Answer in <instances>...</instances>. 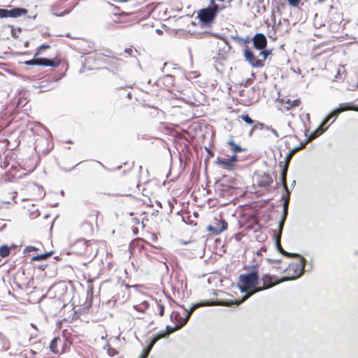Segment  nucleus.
<instances>
[{
	"mask_svg": "<svg viewBox=\"0 0 358 358\" xmlns=\"http://www.w3.org/2000/svg\"><path fill=\"white\" fill-rule=\"evenodd\" d=\"M259 275L257 271H250L247 274H241L239 275L240 284L238 287L242 293L245 294L241 298L240 301H223L224 306H231L233 305L238 306L241 303L246 301L252 294L262 291V288L257 286Z\"/></svg>",
	"mask_w": 358,
	"mask_h": 358,
	"instance_id": "obj_1",
	"label": "nucleus"
},
{
	"mask_svg": "<svg viewBox=\"0 0 358 358\" xmlns=\"http://www.w3.org/2000/svg\"><path fill=\"white\" fill-rule=\"evenodd\" d=\"M288 254L289 255H283L287 257L294 256L298 258V259L296 262L289 264L288 267L285 269V272L287 275L282 278L281 281L296 279L301 277L304 272V267L306 262V259L296 253L291 254L288 252Z\"/></svg>",
	"mask_w": 358,
	"mask_h": 358,
	"instance_id": "obj_2",
	"label": "nucleus"
},
{
	"mask_svg": "<svg viewBox=\"0 0 358 358\" xmlns=\"http://www.w3.org/2000/svg\"><path fill=\"white\" fill-rule=\"evenodd\" d=\"M223 7L213 1H210L209 6L200 10L198 13V17L201 22L204 24H209L213 22L220 10Z\"/></svg>",
	"mask_w": 358,
	"mask_h": 358,
	"instance_id": "obj_3",
	"label": "nucleus"
},
{
	"mask_svg": "<svg viewBox=\"0 0 358 358\" xmlns=\"http://www.w3.org/2000/svg\"><path fill=\"white\" fill-rule=\"evenodd\" d=\"M182 327V324H176L173 327L170 326H166V331H161L157 334L150 341L146 348H145L140 357V358H147L153 348L155 343L160 339L166 338L171 333L175 332L176 331L181 329Z\"/></svg>",
	"mask_w": 358,
	"mask_h": 358,
	"instance_id": "obj_4",
	"label": "nucleus"
},
{
	"mask_svg": "<svg viewBox=\"0 0 358 358\" xmlns=\"http://www.w3.org/2000/svg\"><path fill=\"white\" fill-rule=\"evenodd\" d=\"M353 110L352 107L351 106L350 103H341L338 105L337 108L334 109L322 122L320 124V126H325L327 122L332 120L331 122V124H332L337 118V117L339 115L340 113L347 111Z\"/></svg>",
	"mask_w": 358,
	"mask_h": 358,
	"instance_id": "obj_5",
	"label": "nucleus"
},
{
	"mask_svg": "<svg viewBox=\"0 0 358 358\" xmlns=\"http://www.w3.org/2000/svg\"><path fill=\"white\" fill-rule=\"evenodd\" d=\"M10 9L0 8V18H17L28 13V10L24 8L13 7L8 6Z\"/></svg>",
	"mask_w": 358,
	"mask_h": 358,
	"instance_id": "obj_6",
	"label": "nucleus"
},
{
	"mask_svg": "<svg viewBox=\"0 0 358 358\" xmlns=\"http://www.w3.org/2000/svg\"><path fill=\"white\" fill-rule=\"evenodd\" d=\"M244 57L245 60L254 68H262L264 66V60L257 59L248 45L244 50Z\"/></svg>",
	"mask_w": 358,
	"mask_h": 358,
	"instance_id": "obj_7",
	"label": "nucleus"
},
{
	"mask_svg": "<svg viewBox=\"0 0 358 358\" xmlns=\"http://www.w3.org/2000/svg\"><path fill=\"white\" fill-rule=\"evenodd\" d=\"M301 149V147H296L294 148L292 150H290L286 155L285 162H280L279 165L282 167L281 169V178L282 180H285V175L287 173V170L289 168V165L290 161L293 157V155L298 151Z\"/></svg>",
	"mask_w": 358,
	"mask_h": 358,
	"instance_id": "obj_8",
	"label": "nucleus"
},
{
	"mask_svg": "<svg viewBox=\"0 0 358 358\" xmlns=\"http://www.w3.org/2000/svg\"><path fill=\"white\" fill-rule=\"evenodd\" d=\"M253 46L258 50H262L267 45V39L262 33L256 34L252 38Z\"/></svg>",
	"mask_w": 358,
	"mask_h": 358,
	"instance_id": "obj_9",
	"label": "nucleus"
},
{
	"mask_svg": "<svg viewBox=\"0 0 358 358\" xmlns=\"http://www.w3.org/2000/svg\"><path fill=\"white\" fill-rule=\"evenodd\" d=\"M90 246V245L88 244L85 239L80 238L77 240L72 247L76 253L83 255L88 252Z\"/></svg>",
	"mask_w": 358,
	"mask_h": 358,
	"instance_id": "obj_10",
	"label": "nucleus"
},
{
	"mask_svg": "<svg viewBox=\"0 0 358 358\" xmlns=\"http://www.w3.org/2000/svg\"><path fill=\"white\" fill-rule=\"evenodd\" d=\"M262 281L263 283V286L261 287L263 289H268L274 285L282 282L281 279L280 280H277V277L275 275H270L268 274H265L262 278Z\"/></svg>",
	"mask_w": 358,
	"mask_h": 358,
	"instance_id": "obj_11",
	"label": "nucleus"
},
{
	"mask_svg": "<svg viewBox=\"0 0 358 358\" xmlns=\"http://www.w3.org/2000/svg\"><path fill=\"white\" fill-rule=\"evenodd\" d=\"M285 222V220H284L283 219H281L280 220L279 224H278V232L277 234H275V233L274 234V238H275V245L277 247L278 250L280 252H281L282 254L289 255L287 252H286L283 250V248H282L281 244H280V238L282 236V233Z\"/></svg>",
	"mask_w": 358,
	"mask_h": 358,
	"instance_id": "obj_12",
	"label": "nucleus"
},
{
	"mask_svg": "<svg viewBox=\"0 0 358 358\" xmlns=\"http://www.w3.org/2000/svg\"><path fill=\"white\" fill-rule=\"evenodd\" d=\"M224 306V303L223 301H206L203 302H199L197 303L194 304L189 311H187V314H189L191 316L192 313L198 308L203 307V306Z\"/></svg>",
	"mask_w": 358,
	"mask_h": 358,
	"instance_id": "obj_13",
	"label": "nucleus"
},
{
	"mask_svg": "<svg viewBox=\"0 0 358 358\" xmlns=\"http://www.w3.org/2000/svg\"><path fill=\"white\" fill-rule=\"evenodd\" d=\"M227 228V222L225 220H221L215 224L209 225L207 227L208 231L212 232L215 235H218Z\"/></svg>",
	"mask_w": 358,
	"mask_h": 358,
	"instance_id": "obj_14",
	"label": "nucleus"
},
{
	"mask_svg": "<svg viewBox=\"0 0 358 358\" xmlns=\"http://www.w3.org/2000/svg\"><path fill=\"white\" fill-rule=\"evenodd\" d=\"M59 63L54 59H49L46 58H34V66H57Z\"/></svg>",
	"mask_w": 358,
	"mask_h": 358,
	"instance_id": "obj_15",
	"label": "nucleus"
},
{
	"mask_svg": "<svg viewBox=\"0 0 358 358\" xmlns=\"http://www.w3.org/2000/svg\"><path fill=\"white\" fill-rule=\"evenodd\" d=\"M257 182L261 187H267L273 182V179L269 173H264L257 176Z\"/></svg>",
	"mask_w": 358,
	"mask_h": 358,
	"instance_id": "obj_16",
	"label": "nucleus"
},
{
	"mask_svg": "<svg viewBox=\"0 0 358 358\" xmlns=\"http://www.w3.org/2000/svg\"><path fill=\"white\" fill-rule=\"evenodd\" d=\"M216 164L227 170H231L234 167L229 159L227 158L217 157L216 159Z\"/></svg>",
	"mask_w": 358,
	"mask_h": 358,
	"instance_id": "obj_17",
	"label": "nucleus"
},
{
	"mask_svg": "<svg viewBox=\"0 0 358 358\" xmlns=\"http://www.w3.org/2000/svg\"><path fill=\"white\" fill-rule=\"evenodd\" d=\"M171 317L172 320H177L180 324H182V327H184L189 320L190 315L187 313L185 317H181L178 313H173Z\"/></svg>",
	"mask_w": 358,
	"mask_h": 358,
	"instance_id": "obj_18",
	"label": "nucleus"
},
{
	"mask_svg": "<svg viewBox=\"0 0 358 358\" xmlns=\"http://www.w3.org/2000/svg\"><path fill=\"white\" fill-rule=\"evenodd\" d=\"M323 127L324 126L320 125L315 131L312 132L308 137L307 141H310L315 139V138L318 137L319 136H320L322 134H323L327 130V129L328 127H327L325 128H323Z\"/></svg>",
	"mask_w": 358,
	"mask_h": 358,
	"instance_id": "obj_19",
	"label": "nucleus"
},
{
	"mask_svg": "<svg viewBox=\"0 0 358 358\" xmlns=\"http://www.w3.org/2000/svg\"><path fill=\"white\" fill-rule=\"evenodd\" d=\"M228 144L231 146V150L236 153V152H241V151H243L245 150V149L241 148L240 145H236L234 140H233V138L231 137V139L228 141Z\"/></svg>",
	"mask_w": 358,
	"mask_h": 358,
	"instance_id": "obj_20",
	"label": "nucleus"
},
{
	"mask_svg": "<svg viewBox=\"0 0 358 358\" xmlns=\"http://www.w3.org/2000/svg\"><path fill=\"white\" fill-rule=\"evenodd\" d=\"M52 252H45L43 254L38 255L32 257L31 261H41L46 259L52 255Z\"/></svg>",
	"mask_w": 358,
	"mask_h": 358,
	"instance_id": "obj_21",
	"label": "nucleus"
},
{
	"mask_svg": "<svg viewBox=\"0 0 358 358\" xmlns=\"http://www.w3.org/2000/svg\"><path fill=\"white\" fill-rule=\"evenodd\" d=\"M10 252V248L4 245L0 247V256L3 258L6 257Z\"/></svg>",
	"mask_w": 358,
	"mask_h": 358,
	"instance_id": "obj_22",
	"label": "nucleus"
},
{
	"mask_svg": "<svg viewBox=\"0 0 358 358\" xmlns=\"http://www.w3.org/2000/svg\"><path fill=\"white\" fill-rule=\"evenodd\" d=\"M58 341H59V338L55 337L51 341V343L50 344V349L55 354H57L59 352V351L57 348V345Z\"/></svg>",
	"mask_w": 358,
	"mask_h": 358,
	"instance_id": "obj_23",
	"label": "nucleus"
},
{
	"mask_svg": "<svg viewBox=\"0 0 358 358\" xmlns=\"http://www.w3.org/2000/svg\"><path fill=\"white\" fill-rule=\"evenodd\" d=\"M103 349L107 350V354L110 357H113V356H115V355H117L118 353L117 350H116L115 349L113 348L109 344H106L103 347Z\"/></svg>",
	"mask_w": 358,
	"mask_h": 358,
	"instance_id": "obj_24",
	"label": "nucleus"
},
{
	"mask_svg": "<svg viewBox=\"0 0 358 358\" xmlns=\"http://www.w3.org/2000/svg\"><path fill=\"white\" fill-rule=\"evenodd\" d=\"M240 118H241L246 124L250 125H253L255 123V121L253 120L248 114H243L240 115Z\"/></svg>",
	"mask_w": 358,
	"mask_h": 358,
	"instance_id": "obj_25",
	"label": "nucleus"
},
{
	"mask_svg": "<svg viewBox=\"0 0 358 358\" xmlns=\"http://www.w3.org/2000/svg\"><path fill=\"white\" fill-rule=\"evenodd\" d=\"M280 181H281V183H282V185L286 192V194L287 196H289L290 195V193L291 192L289 191V189H288V187H287V174L285 175V180H282V179L280 178Z\"/></svg>",
	"mask_w": 358,
	"mask_h": 358,
	"instance_id": "obj_26",
	"label": "nucleus"
},
{
	"mask_svg": "<svg viewBox=\"0 0 358 358\" xmlns=\"http://www.w3.org/2000/svg\"><path fill=\"white\" fill-rule=\"evenodd\" d=\"M231 38L235 41H237L238 42H243L245 44H248L252 41V39H250L249 36H248L246 38H241L238 36H231Z\"/></svg>",
	"mask_w": 358,
	"mask_h": 358,
	"instance_id": "obj_27",
	"label": "nucleus"
},
{
	"mask_svg": "<svg viewBox=\"0 0 358 358\" xmlns=\"http://www.w3.org/2000/svg\"><path fill=\"white\" fill-rule=\"evenodd\" d=\"M0 340L3 342V347L5 348L6 350H8L10 348V343L8 340L3 336V334L0 332Z\"/></svg>",
	"mask_w": 358,
	"mask_h": 358,
	"instance_id": "obj_28",
	"label": "nucleus"
},
{
	"mask_svg": "<svg viewBox=\"0 0 358 358\" xmlns=\"http://www.w3.org/2000/svg\"><path fill=\"white\" fill-rule=\"evenodd\" d=\"M271 54V50H267V49L264 48L262 50H261L259 55L263 57L262 60H264V62L265 59L268 57V56L270 55Z\"/></svg>",
	"mask_w": 358,
	"mask_h": 358,
	"instance_id": "obj_29",
	"label": "nucleus"
},
{
	"mask_svg": "<svg viewBox=\"0 0 358 358\" xmlns=\"http://www.w3.org/2000/svg\"><path fill=\"white\" fill-rule=\"evenodd\" d=\"M266 127L267 125L263 124V123H261V122H255V129H256V130H262V129H266Z\"/></svg>",
	"mask_w": 358,
	"mask_h": 358,
	"instance_id": "obj_30",
	"label": "nucleus"
},
{
	"mask_svg": "<svg viewBox=\"0 0 358 358\" xmlns=\"http://www.w3.org/2000/svg\"><path fill=\"white\" fill-rule=\"evenodd\" d=\"M287 103H289L291 106H299L300 103V101L299 99H294L293 101L288 100Z\"/></svg>",
	"mask_w": 358,
	"mask_h": 358,
	"instance_id": "obj_31",
	"label": "nucleus"
},
{
	"mask_svg": "<svg viewBox=\"0 0 358 358\" xmlns=\"http://www.w3.org/2000/svg\"><path fill=\"white\" fill-rule=\"evenodd\" d=\"M266 130L271 131L275 135V137H277V138L279 137V134H278V131L275 129H273L271 126L267 125Z\"/></svg>",
	"mask_w": 358,
	"mask_h": 358,
	"instance_id": "obj_32",
	"label": "nucleus"
},
{
	"mask_svg": "<svg viewBox=\"0 0 358 358\" xmlns=\"http://www.w3.org/2000/svg\"><path fill=\"white\" fill-rule=\"evenodd\" d=\"M9 27L11 28V34L13 38H18L19 34H17V31L13 28V26L8 25Z\"/></svg>",
	"mask_w": 358,
	"mask_h": 358,
	"instance_id": "obj_33",
	"label": "nucleus"
},
{
	"mask_svg": "<svg viewBox=\"0 0 358 358\" xmlns=\"http://www.w3.org/2000/svg\"><path fill=\"white\" fill-rule=\"evenodd\" d=\"M229 162H231V164L232 166H234L235 162H237V155L236 154L233 155L230 158H228Z\"/></svg>",
	"mask_w": 358,
	"mask_h": 358,
	"instance_id": "obj_34",
	"label": "nucleus"
},
{
	"mask_svg": "<svg viewBox=\"0 0 358 358\" xmlns=\"http://www.w3.org/2000/svg\"><path fill=\"white\" fill-rule=\"evenodd\" d=\"M289 3L292 6H297L301 0H287Z\"/></svg>",
	"mask_w": 358,
	"mask_h": 358,
	"instance_id": "obj_35",
	"label": "nucleus"
},
{
	"mask_svg": "<svg viewBox=\"0 0 358 358\" xmlns=\"http://www.w3.org/2000/svg\"><path fill=\"white\" fill-rule=\"evenodd\" d=\"M158 307H159V315L160 316H163L164 315V307L163 305H161V304H159L158 305Z\"/></svg>",
	"mask_w": 358,
	"mask_h": 358,
	"instance_id": "obj_36",
	"label": "nucleus"
},
{
	"mask_svg": "<svg viewBox=\"0 0 358 358\" xmlns=\"http://www.w3.org/2000/svg\"><path fill=\"white\" fill-rule=\"evenodd\" d=\"M69 12H70L69 10H66L65 11L62 12L60 13H55V15L58 16V17H62V16H64V15L69 13Z\"/></svg>",
	"mask_w": 358,
	"mask_h": 358,
	"instance_id": "obj_37",
	"label": "nucleus"
},
{
	"mask_svg": "<svg viewBox=\"0 0 358 358\" xmlns=\"http://www.w3.org/2000/svg\"><path fill=\"white\" fill-rule=\"evenodd\" d=\"M34 250H36V248L35 247H34V246H28V247H27V248H25V250H24V252H29L34 251Z\"/></svg>",
	"mask_w": 358,
	"mask_h": 358,
	"instance_id": "obj_38",
	"label": "nucleus"
},
{
	"mask_svg": "<svg viewBox=\"0 0 358 358\" xmlns=\"http://www.w3.org/2000/svg\"><path fill=\"white\" fill-rule=\"evenodd\" d=\"M288 214V210L283 209V213L281 219H283L284 220H286L287 216Z\"/></svg>",
	"mask_w": 358,
	"mask_h": 358,
	"instance_id": "obj_39",
	"label": "nucleus"
},
{
	"mask_svg": "<svg viewBox=\"0 0 358 358\" xmlns=\"http://www.w3.org/2000/svg\"><path fill=\"white\" fill-rule=\"evenodd\" d=\"M288 206H289L288 199H285V201L283 202V209L288 210Z\"/></svg>",
	"mask_w": 358,
	"mask_h": 358,
	"instance_id": "obj_40",
	"label": "nucleus"
},
{
	"mask_svg": "<svg viewBox=\"0 0 358 358\" xmlns=\"http://www.w3.org/2000/svg\"><path fill=\"white\" fill-rule=\"evenodd\" d=\"M256 131V129H255V124L252 125L250 131H249L248 136H252L253 135V133Z\"/></svg>",
	"mask_w": 358,
	"mask_h": 358,
	"instance_id": "obj_41",
	"label": "nucleus"
},
{
	"mask_svg": "<svg viewBox=\"0 0 358 358\" xmlns=\"http://www.w3.org/2000/svg\"><path fill=\"white\" fill-rule=\"evenodd\" d=\"M24 64L26 65H29V66H34V58L32 59H30V60H28V61H26L24 62Z\"/></svg>",
	"mask_w": 358,
	"mask_h": 358,
	"instance_id": "obj_42",
	"label": "nucleus"
},
{
	"mask_svg": "<svg viewBox=\"0 0 358 358\" xmlns=\"http://www.w3.org/2000/svg\"><path fill=\"white\" fill-rule=\"evenodd\" d=\"M132 222L133 223L136 224H138L140 223V221L138 220V219H137L136 217H134L132 219Z\"/></svg>",
	"mask_w": 358,
	"mask_h": 358,
	"instance_id": "obj_43",
	"label": "nucleus"
},
{
	"mask_svg": "<svg viewBox=\"0 0 358 358\" xmlns=\"http://www.w3.org/2000/svg\"><path fill=\"white\" fill-rule=\"evenodd\" d=\"M165 77L166 79L169 80L170 81H173V76H172L171 75H166Z\"/></svg>",
	"mask_w": 358,
	"mask_h": 358,
	"instance_id": "obj_44",
	"label": "nucleus"
},
{
	"mask_svg": "<svg viewBox=\"0 0 358 358\" xmlns=\"http://www.w3.org/2000/svg\"><path fill=\"white\" fill-rule=\"evenodd\" d=\"M50 48V46L48 45H42L41 46L39 47L38 50L43 49V48Z\"/></svg>",
	"mask_w": 358,
	"mask_h": 358,
	"instance_id": "obj_45",
	"label": "nucleus"
},
{
	"mask_svg": "<svg viewBox=\"0 0 358 358\" xmlns=\"http://www.w3.org/2000/svg\"><path fill=\"white\" fill-rule=\"evenodd\" d=\"M282 199L283 201H285V199H288V202H289V196H287V195H286V196H282Z\"/></svg>",
	"mask_w": 358,
	"mask_h": 358,
	"instance_id": "obj_46",
	"label": "nucleus"
},
{
	"mask_svg": "<svg viewBox=\"0 0 358 358\" xmlns=\"http://www.w3.org/2000/svg\"><path fill=\"white\" fill-rule=\"evenodd\" d=\"M308 142V141H306L305 143H301L299 147H301V149L303 148Z\"/></svg>",
	"mask_w": 358,
	"mask_h": 358,
	"instance_id": "obj_47",
	"label": "nucleus"
},
{
	"mask_svg": "<svg viewBox=\"0 0 358 358\" xmlns=\"http://www.w3.org/2000/svg\"><path fill=\"white\" fill-rule=\"evenodd\" d=\"M156 32H157L158 34H162L163 33V31H162V30L158 29L156 30Z\"/></svg>",
	"mask_w": 358,
	"mask_h": 358,
	"instance_id": "obj_48",
	"label": "nucleus"
},
{
	"mask_svg": "<svg viewBox=\"0 0 358 358\" xmlns=\"http://www.w3.org/2000/svg\"><path fill=\"white\" fill-rule=\"evenodd\" d=\"M305 117L308 121H310V115L308 113L306 114Z\"/></svg>",
	"mask_w": 358,
	"mask_h": 358,
	"instance_id": "obj_49",
	"label": "nucleus"
},
{
	"mask_svg": "<svg viewBox=\"0 0 358 358\" xmlns=\"http://www.w3.org/2000/svg\"><path fill=\"white\" fill-rule=\"evenodd\" d=\"M45 266L41 265L39 266V268L43 270Z\"/></svg>",
	"mask_w": 358,
	"mask_h": 358,
	"instance_id": "obj_50",
	"label": "nucleus"
},
{
	"mask_svg": "<svg viewBox=\"0 0 358 358\" xmlns=\"http://www.w3.org/2000/svg\"><path fill=\"white\" fill-rule=\"evenodd\" d=\"M131 49H126V50H125V52H128V53H129V52H131Z\"/></svg>",
	"mask_w": 358,
	"mask_h": 358,
	"instance_id": "obj_51",
	"label": "nucleus"
},
{
	"mask_svg": "<svg viewBox=\"0 0 358 358\" xmlns=\"http://www.w3.org/2000/svg\"><path fill=\"white\" fill-rule=\"evenodd\" d=\"M295 183H296V181H295V180H294V181L292 182V187H294V186L295 185Z\"/></svg>",
	"mask_w": 358,
	"mask_h": 358,
	"instance_id": "obj_52",
	"label": "nucleus"
},
{
	"mask_svg": "<svg viewBox=\"0 0 358 358\" xmlns=\"http://www.w3.org/2000/svg\"><path fill=\"white\" fill-rule=\"evenodd\" d=\"M21 30H22V29H21V28H18V29H17V31H18V32H21Z\"/></svg>",
	"mask_w": 358,
	"mask_h": 358,
	"instance_id": "obj_53",
	"label": "nucleus"
},
{
	"mask_svg": "<svg viewBox=\"0 0 358 358\" xmlns=\"http://www.w3.org/2000/svg\"><path fill=\"white\" fill-rule=\"evenodd\" d=\"M39 214H40L39 213H36V215H35V216H36V217H37V216H38V215H39Z\"/></svg>",
	"mask_w": 358,
	"mask_h": 358,
	"instance_id": "obj_54",
	"label": "nucleus"
},
{
	"mask_svg": "<svg viewBox=\"0 0 358 358\" xmlns=\"http://www.w3.org/2000/svg\"><path fill=\"white\" fill-rule=\"evenodd\" d=\"M31 326L34 328V329H36V326L34 324H31Z\"/></svg>",
	"mask_w": 358,
	"mask_h": 358,
	"instance_id": "obj_55",
	"label": "nucleus"
},
{
	"mask_svg": "<svg viewBox=\"0 0 358 358\" xmlns=\"http://www.w3.org/2000/svg\"><path fill=\"white\" fill-rule=\"evenodd\" d=\"M227 1H228L229 2H231V1H232V0H227Z\"/></svg>",
	"mask_w": 358,
	"mask_h": 358,
	"instance_id": "obj_56",
	"label": "nucleus"
},
{
	"mask_svg": "<svg viewBox=\"0 0 358 358\" xmlns=\"http://www.w3.org/2000/svg\"><path fill=\"white\" fill-rule=\"evenodd\" d=\"M119 358H120V357H119Z\"/></svg>",
	"mask_w": 358,
	"mask_h": 358,
	"instance_id": "obj_57",
	"label": "nucleus"
}]
</instances>
